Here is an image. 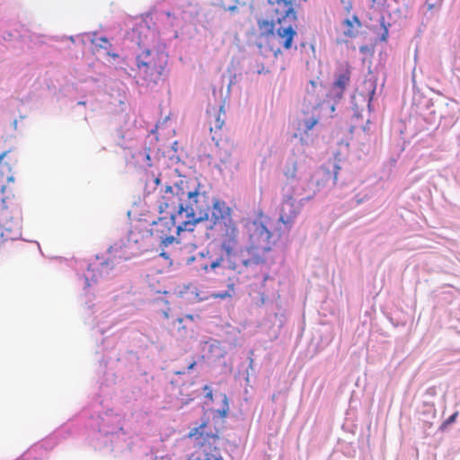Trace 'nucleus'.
<instances>
[{"label":"nucleus","instance_id":"nucleus-1","mask_svg":"<svg viewBox=\"0 0 460 460\" xmlns=\"http://www.w3.org/2000/svg\"><path fill=\"white\" fill-rule=\"evenodd\" d=\"M268 2L272 6L273 19L269 21L261 18L257 21L260 37L263 40L260 47L264 45L277 58L283 49L288 50L292 47L293 40L296 36L292 23L296 22L297 15L291 0Z\"/></svg>","mask_w":460,"mask_h":460},{"label":"nucleus","instance_id":"nucleus-2","mask_svg":"<svg viewBox=\"0 0 460 460\" xmlns=\"http://www.w3.org/2000/svg\"><path fill=\"white\" fill-rule=\"evenodd\" d=\"M184 193L183 217L179 221V230L191 232L198 223L208 219L211 206L208 196L201 190L199 183L185 180Z\"/></svg>","mask_w":460,"mask_h":460},{"label":"nucleus","instance_id":"nucleus-3","mask_svg":"<svg viewBox=\"0 0 460 460\" xmlns=\"http://www.w3.org/2000/svg\"><path fill=\"white\" fill-rule=\"evenodd\" d=\"M267 217L259 211L258 217L253 220H247L245 228L248 234L247 251L250 257L243 261V265L264 263L265 254L271 250L272 234L267 228L265 220Z\"/></svg>","mask_w":460,"mask_h":460},{"label":"nucleus","instance_id":"nucleus-4","mask_svg":"<svg viewBox=\"0 0 460 460\" xmlns=\"http://www.w3.org/2000/svg\"><path fill=\"white\" fill-rule=\"evenodd\" d=\"M22 218L13 190L7 185L0 189V238L16 240L22 235Z\"/></svg>","mask_w":460,"mask_h":460},{"label":"nucleus","instance_id":"nucleus-5","mask_svg":"<svg viewBox=\"0 0 460 460\" xmlns=\"http://www.w3.org/2000/svg\"><path fill=\"white\" fill-rule=\"evenodd\" d=\"M168 56L156 49H145L137 56V67L147 85L156 84L164 74Z\"/></svg>","mask_w":460,"mask_h":460},{"label":"nucleus","instance_id":"nucleus-6","mask_svg":"<svg viewBox=\"0 0 460 460\" xmlns=\"http://www.w3.org/2000/svg\"><path fill=\"white\" fill-rule=\"evenodd\" d=\"M185 180L181 179L173 186H166L161 190V197L157 200V208L160 215H175L180 220L183 217Z\"/></svg>","mask_w":460,"mask_h":460},{"label":"nucleus","instance_id":"nucleus-7","mask_svg":"<svg viewBox=\"0 0 460 460\" xmlns=\"http://www.w3.org/2000/svg\"><path fill=\"white\" fill-rule=\"evenodd\" d=\"M184 230H179V219L176 218L175 215H160L156 221H154L151 226V234L155 235L161 241V244L168 246L176 241L175 236L172 233H175L177 235Z\"/></svg>","mask_w":460,"mask_h":460},{"label":"nucleus","instance_id":"nucleus-8","mask_svg":"<svg viewBox=\"0 0 460 460\" xmlns=\"http://www.w3.org/2000/svg\"><path fill=\"white\" fill-rule=\"evenodd\" d=\"M220 247L228 259L235 255L240 248L239 230L234 222L226 223L222 226L220 234Z\"/></svg>","mask_w":460,"mask_h":460},{"label":"nucleus","instance_id":"nucleus-9","mask_svg":"<svg viewBox=\"0 0 460 460\" xmlns=\"http://www.w3.org/2000/svg\"><path fill=\"white\" fill-rule=\"evenodd\" d=\"M206 120L208 125L210 133L212 134V140L217 145L222 138L221 130L225 124V111L224 106L219 104L217 106H211L207 110Z\"/></svg>","mask_w":460,"mask_h":460},{"label":"nucleus","instance_id":"nucleus-10","mask_svg":"<svg viewBox=\"0 0 460 460\" xmlns=\"http://www.w3.org/2000/svg\"><path fill=\"white\" fill-rule=\"evenodd\" d=\"M19 158L17 153L9 149L0 155V177L8 184L13 183L14 175L19 170Z\"/></svg>","mask_w":460,"mask_h":460},{"label":"nucleus","instance_id":"nucleus-11","mask_svg":"<svg viewBox=\"0 0 460 460\" xmlns=\"http://www.w3.org/2000/svg\"><path fill=\"white\" fill-rule=\"evenodd\" d=\"M211 218L214 225L234 222L231 217V208L226 204L225 201L216 199L212 203Z\"/></svg>","mask_w":460,"mask_h":460},{"label":"nucleus","instance_id":"nucleus-12","mask_svg":"<svg viewBox=\"0 0 460 460\" xmlns=\"http://www.w3.org/2000/svg\"><path fill=\"white\" fill-rule=\"evenodd\" d=\"M320 115L316 107H313L311 111H304L303 117L298 119L297 131L299 135L307 134L318 122Z\"/></svg>","mask_w":460,"mask_h":460},{"label":"nucleus","instance_id":"nucleus-13","mask_svg":"<svg viewBox=\"0 0 460 460\" xmlns=\"http://www.w3.org/2000/svg\"><path fill=\"white\" fill-rule=\"evenodd\" d=\"M223 263V256H208V258L202 256L200 260L198 261L197 270L204 274L217 273L219 270L224 268Z\"/></svg>","mask_w":460,"mask_h":460},{"label":"nucleus","instance_id":"nucleus-14","mask_svg":"<svg viewBox=\"0 0 460 460\" xmlns=\"http://www.w3.org/2000/svg\"><path fill=\"white\" fill-rule=\"evenodd\" d=\"M297 215L295 199L289 195L287 196L282 202L280 208L279 220L283 224H289Z\"/></svg>","mask_w":460,"mask_h":460},{"label":"nucleus","instance_id":"nucleus-15","mask_svg":"<svg viewBox=\"0 0 460 460\" xmlns=\"http://www.w3.org/2000/svg\"><path fill=\"white\" fill-rule=\"evenodd\" d=\"M349 81L350 71L348 68L341 70L332 84V89L335 92L336 97L339 99L342 97Z\"/></svg>","mask_w":460,"mask_h":460},{"label":"nucleus","instance_id":"nucleus-16","mask_svg":"<svg viewBox=\"0 0 460 460\" xmlns=\"http://www.w3.org/2000/svg\"><path fill=\"white\" fill-rule=\"evenodd\" d=\"M341 26L343 28V35L346 38L352 39L358 35L362 23L357 15H352L349 18L344 19L341 22Z\"/></svg>","mask_w":460,"mask_h":460},{"label":"nucleus","instance_id":"nucleus-17","mask_svg":"<svg viewBox=\"0 0 460 460\" xmlns=\"http://www.w3.org/2000/svg\"><path fill=\"white\" fill-rule=\"evenodd\" d=\"M296 171H297L296 163L293 162V163L286 165V167L284 169V175L288 179L294 180L296 176Z\"/></svg>","mask_w":460,"mask_h":460},{"label":"nucleus","instance_id":"nucleus-18","mask_svg":"<svg viewBox=\"0 0 460 460\" xmlns=\"http://www.w3.org/2000/svg\"><path fill=\"white\" fill-rule=\"evenodd\" d=\"M267 297L262 291H257L256 296H252V301L256 306H261L265 304Z\"/></svg>","mask_w":460,"mask_h":460},{"label":"nucleus","instance_id":"nucleus-19","mask_svg":"<svg viewBox=\"0 0 460 460\" xmlns=\"http://www.w3.org/2000/svg\"><path fill=\"white\" fill-rule=\"evenodd\" d=\"M444 0H427L426 4L429 11L441 6Z\"/></svg>","mask_w":460,"mask_h":460},{"label":"nucleus","instance_id":"nucleus-20","mask_svg":"<svg viewBox=\"0 0 460 460\" xmlns=\"http://www.w3.org/2000/svg\"><path fill=\"white\" fill-rule=\"evenodd\" d=\"M458 416V411L454 412L451 416H449L442 424L443 427H447L456 420Z\"/></svg>","mask_w":460,"mask_h":460},{"label":"nucleus","instance_id":"nucleus-21","mask_svg":"<svg viewBox=\"0 0 460 460\" xmlns=\"http://www.w3.org/2000/svg\"><path fill=\"white\" fill-rule=\"evenodd\" d=\"M368 198H369L368 193H365L363 196L356 195L355 199H356L357 204H360L363 201L368 199Z\"/></svg>","mask_w":460,"mask_h":460},{"label":"nucleus","instance_id":"nucleus-22","mask_svg":"<svg viewBox=\"0 0 460 460\" xmlns=\"http://www.w3.org/2000/svg\"><path fill=\"white\" fill-rule=\"evenodd\" d=\"M203 389H204V391H207L206 397L208 398L210 401H212L213 394H212V390L209 388V386L205 385Z\"/></svg>","mask_w":460,"mask_h":460},{"label":"nucleus","instance_id":"nucleus-23","mask_svg":"<svg viewBox=\"0 0 460 460\" xmlns=\"http://www.w3.org/2000/svg\"><path fill=\"white\" fill-rule=\"evenodd\" d=\"M97 40L101 41V43L99 44V46L101 48H104L105 49L106 45H109V41H108V40L105 37H101Z\"/></svg>","mask_w":460,"mask_h":460},{"label":"nucleus","instance_id":"nucleus-24","mask_svg":"<svg viewBox=\"0 0 460 460\" xmlns=\"http://www.w3.org/2000/svg\"><path fill=\"white\" fill-rule=\"evenodd\" d=\"M230 296H231V294L228 292L219 293V294L215 295V297L221 298V299H224L226 297H230Z\"/></svg>","mask_w":460,"mask_h":460},{"label":"nucleus","instance_id":"nucleus-25","mask_svg":"<svg viewBox=\"0 0 460 460\" xmlns=\"http://www.w3.org/2000/svg\"><path fill=\"white\" fill-rule=\"evenodd\" d=\"M197 365V362L196 360L192 359L189 364H188V367H187V371H190L192 369H194L195 366Z\"/></svg>","mask_w":460,"mask_h":460},{"label":"nucleus","instance_id":"nucleus-26","mask_svg":"<svg viewBox=\"0 0 460 460\" xmlns=\"http://www.w3.org/2000/svg\"><path fill=\"white\" fill-rule=\"evenodd\" d=\"M387 37H388V30L386 28H385V31L382 34L381 40L382 41H386Z\"/></svg>","mask_w":460,"mask_h":460},{"label":"nucleus","instance_id":"nucleus-27","mask_svg":"<svg viewBox=\"0 0 460 460\" xmlns=\"http://www.w3.org/2000/svg\"><path fill=\"white\" fill-rule=\"evenodd\" d=\"M343 4H345L347 9L351 8V3L349 0H341Z\"/></svg>","mask_w":460,"mask_h":460},{"label":"nucleus","instance_id":"nucleus-28","mask_svg":"<svg viewBox=\"0 0 460 460\" xmlns=\"http://www.w3.org/2000/svg\"><path fill=\"white\" fill-rule=\"evenodd\" d=\"M226 10L229 11V12L234 13V12H235L237 10V7L235 5H233V6L227 7Z\"/></svg>","mask_w":460,"mask_h":460},{"label":"nucleus","instance_id":"nucleus-29","mask_svg":"<svg viewBox=\"0 0 460 460\" xmlns=\"http://www.w3.org/2000/svg\"><path fill=\"white\" fill-rule=\"evenodd\" d=\"M174 373H175V375L181 376V375H184L186 373V370L185 369L178 370V371H175Z\"/></svg>","mask_w":460,"mask_h":460},{"label":"nucleus","instance_id":"nucleus-30","mask_svg":"<svg viewBox=\"0 0 460 460\" xmlns=\"http://www.w3.org/2000/svg\"><path fill=\"white\" fill-rule=\"evenodd\" d=\"M160 182H161V180H160L158 177H156V178L155 179V183L156 185H159V184H160Z\"/></svg>","mask_w":460,"mask_h":460},{"label":"nucleus","instance_id":"nucleus-31","mask_svg":"<svg viewBox=\"0 0 460 460\" xmlns=\"http://www.w3.org/2000/svg\"><path fill=\"white\" fill-rule=\"evenodd\" d=\"M310 84H312L313 88L316 87V83L314 81H310Z\"/></svg>","mask_w":460,"mask_h":460},{"label":"nucleus","instance_id":"nucleus-32","mask_svg":"<svg viewBox=\"0 0 460 460\" xmlns=\"http://www.w3.org/2000/svg\"><path fill=\"white\" fill-rule=\"evenodd\" d=\"M182 321H183V319H182V318H178V319H177V322H178V323H179V324H181V323H182Z\"/></svg>","mask_w":460,"mask_h":460},{"label":"nucleus","instance_id":"nucleus-33","mask_svg":"<svg viewBox=\"0 0 460 460\" xmlns=\"http://www.w3.org/2000/svg\"><path fill=\"white\" fill-rule=\"evenodd\" d=\"M233 270H236L235 265L230 266Z\"/></svg>","mask_w":460,"mask_h":460},{"label":"nucleus","instance_id":"nucleus-34","mask_svg":"<svg viewBox=\"0 0 460 460\" xmlns=\"http://www.w3.org/2000/svg\"><path fill=\"white\" fill-rule=\"evenodd\" d=\"M230 288H231L232 290H234V285L233 284L230 286Z\"/></svg>","mask_w":460,"mask_h":460},{"label":"nucleus","instance_id":"nucleus-35","mask_svg":"<svg viewBox=\"0 0 460 460\" xmlns=\"http://www.w3.org/2000/svg\"><path fill=\"white\" fill-rule=\"evenodd\" d=\"M372 2H374V3H375V2H376V0H372Z\"/></svg>","mask_w":460,"mask_h":460}]
</instances>
